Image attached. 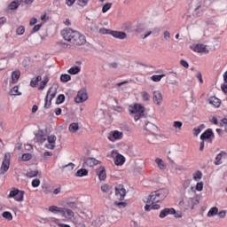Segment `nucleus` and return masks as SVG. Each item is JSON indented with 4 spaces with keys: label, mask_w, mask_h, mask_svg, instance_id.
Returning <instances> with one entry per match:
<instances>
[{
    "label": "nucleus",
    "mask_w": 227,
    "mask_h": 227,
    "mask_svg": "<svg viewBox=\"0 0 227 227\" xmlns=\"http://www.w3.org/2000/svg\"><path fill=\"white\" fill-rule=\"evenodd\" d=\"M61 35L64 40L70 42L74 45H84L86 43V36L77 31H74L72 28L62 30Z\"/></svg>",
    "instance_id": "1"
},
{
    "label": "nucleus",
    "mask_w": 227,
    "mask_h": 227,
    "mask_svg": "<svg viewBox=\"0 0 227 227\" xmlns=\"http://www.w3.org/2000/svg\"><path fill=\"white\" fill-rule=\"evenodd\" d=\"M168 194H169V190L167 188H160L157 191L152 192L147 197L145 203H159V201L166 200V198H168Z\"/></svg>",
    "instance_id": "2"
},
{
    "label": "nucleus",
    "mask_w": 227,
    "mask_h": 227,
    "mask_svg": "<svg viewBox=\"0 0 227 227\" xmlns=\"http://www.w3.org/2000/svg\"><path fill=\"white\" fill-rule=\"evenodd\" d=\"M129 111L131 114H135V121H138V120L145 116V106L143 105L135 104L134 106H129Z\"/></svg>",
    "instance_id": "3"
},
{
    "label": "nucleus",
    "mask_w": 227,
    "mask_h": 227,
    "mask_svg": "<svg viewBox=\"0 0 227 227\" xmlns=\"http://www.w3.org/2000/svg\"><path fill=\"white\" fill-rule=\"evenodd\" d=\"M56 95H58V88L51 87L44 98V109H49L52 106V99L56 98Z\"/></svg>",
    "instance_id": "4"
},
{
    "label": "nucleus",
    "mask_w": 227,
    "mask_h": 227,
    "mask_svg": "<svg viewBox=\"0 0 227 227\" xmlns=\"http://www.w3.org/2000/svg\"><path fill=\"white\" fill-rule=\"evenodd\" d=\"M12 159V154L10 153H6L4 154L1 168H0V175H4L10 169V160Z\"/></svg>",
    "instance_id": "5"
},
{
    "label": "nucleus",
    "mask_w": 227,
    "mask_h": 227,
    "mask_svg": "<svg viewBox=\"0 0 227 227\" xmlns=\"http://www.w3.org/2000/svg\"><path fill=\"white\" fill-rule=\"evenodd\" d=\"M215 138V135L214 134V130L212 129H206L201 135V141H207V143L212 144V141Z\"/></svg>",
    "instance_id": "6"
},
{
    "label": "nucleus",
    "mask_w": 227,
    "mask_h": 227,
    "mask_svg": "<svg viewBox=\"0 0 227 227\" xmlns=\"http://www.w3.org/2000/svg\"><path fill=\"white\" fill-rule=\"evenodd\" d=\"M115 196L120 201H123V200H125V196H127V190L123 184H118L115 186Z\"/></svg>",
    "instance_id": "7"
},
{
    "label": "nucleus",
    "mask_w": 227,
    "mask_h": 227,
    "mask_svg": "<svg viewBox=\"0 0 227 227\" xmlns=\"http://www.w3.org/2000/svg\"><path fill=\"white\" fill-rule=\"evenodd\" d=\"M145 130H147V132H150V134L153 135L154 137H157V136H159V127L150 121H147L145 123Z\"/></svg>",
    "instance_id": "8"
},
{
    "label": "nucleus",
    "mask_w": 227,
    "mask_h": 227,
    "mask_svg": "<svg viewBox=\"0 0 227 227\" xmlns=\"http://www.w3.org/2000/svg\"><path fill=\"white\" fill-rule=\"evenodd\" d=\"M88 99V92H86V90H82L78 91L77 96L74 98V102L76 104H82V102H86Z\"/></svg>",
    "instance_id": "9"
},
{
    "label": "nucleus",
    "mask_w": 227,
    "mask_h": 227,
    "mask_svg": "<svg viewBox=\"0 0 227 227\" xmlns=\"http://www.w3.org/2000/svg\"><path fill=\"white\" fill-rule=\"evenodd\" d=\"M82 160H83L82 168H85L86 166H89V168H93V166H98V164H100V161L95 158L84 157Z\"/></svg>",
    "instance_id": "10"
},
{
    "label": "nucleus",
    "mask_w": 227,
    "mask_h": 227,
    "mask_svg": "<svg viewBox=\"0 0 227 227\" xmlns=\"http://www.w3.org/2000/svg\"><path fill=\"white\" fill-rule=\"evenodd\" d=\"M173 214H175V207H165L160 212L159 217L164 219L168 215H173Z\"/></svg>",
    "instance_id": "11"
},
{
    "label": "nucleus",
    "mask_w": 227,
    "mask_h": 227,
    "mask_svg": "<svg viewBox=\"0 0 227 227\" xmlns=\"http://www.w3.org/2000/svg\"><path fill=\"white\" fill-rule=\"evenodd\" d=\"M203 0H192L190 3V8H192V10H194L195 15L198 16V10L201 8Z\"/></svg>",
    "instance_id": "12"
},
{
    "label": "nucleus",
    "mask_w": 227,
    "mask_h": 227,
    "mask_svg": "<svg viewBox=\"0 0 227 227\" xmlns=\"http://www.w3.org/2000/svg\"><path fill=\"white\" fill-rule=\"evenodd\" d=\"M22 3H24L23 0H14L7 6L6 11L12 12L13 10H18L19 6H20Z\"/></svg>",
    "instance_id": "13"
},
{
    "label": "nucleus",
    "mask_w": 227,
    "mask_h": 227,
    "mask_svg": "<svg viewBox=\"0 0 227 227\" xmlns=\"http://www.w3.org/2000/svg\"><path fill=\"white\" fill-rule=\"evenodd\" d=\"M121 137H123V133L118 130L112 131L108 136L109 141H116Z\"/></svg>",
    "instance_id": "14"
},
{
    "label": "nucleus",
    "mask_w": 227,
    "mask_h": 227,
    "mask_svg": "<svg viewBox=\"0 0 227 227\" xmlns=\"http://www.w3.org/2000/svg\"><path fill=\"white\" fill-rule=\"evenodd\" d=\"M223 159H227V153L222 151L220 153L216 155L214 164L215 166H221V164H223Z\"/></svg>",
    "instance_id": "15"
},
{
    "label": "nucleus",
    "mask_w": 227,
    "mask_h": 227,
    "mask_svg": "<svg viewBox=\"0 0 227 227\" xmlns=\"http://www.w3.org/2000/svg\"><path fill=\"white\" fill-rule=\"evenodd\" d=\"M110 34L111 36H114V38H117L118 40H125V38H127V33L123 31L112 30Z\"/></svg>",
    "instance_id": "16"
},
{
    "label": "nucleus",
    "mask_w": 227,
    "mask_h": 227,
    "mask_svg": "<svg viewBox=\"0 0 227 227\" xmlns=\"http://www.w3.org/2000/svg\"><path fill=\"white\" fill-rule=\"evenodd\" d=\"M153 100L154 104H157V106H160V103L162 102V93H160V91L159 90L153 91Z\"/></svg>",
    "instance_id": "17"
},
{
    "label": "nucleus",
    "mask_w": 227,
    "mask_h": 227,
    "mask_svg": "<svg viewBox=\"0 0 227 227\" xmlns=\"http://www.w3.org/2000/svg\"><path fill=\"white\" fill-rule=\"evenodd\" d=\"M35 140H36V143H44V141H47V137L43 133V130H39L35 134Z\"/></svg>",
    "instance_id": "18"
},
{
    "label": "nucleus",
    "mask_w": 227,
    "mask_h": 227,
    "mask_svg": "<svg viewBox=\"0 0 227 227\" xmlns=\"http://www.w3.org/2000/svg\"><path fill=\"white\" fill-rule=\"evenodd\" d=\"M60 214L62 215V217H65L66 219H72L74 215V211L65 207H63V212H60Z\"/></svg>",
    "instance_id": "19"
},
{
    "label": "nucleus",
    "mask_w": 227,
    "mask_h": 227,
    "mask_svg": "<svg viewBox=\"0 0 227 227\" xmlns=\"http://www.w3.org/2000/svg\"><path fill=\"white\" fill-rule=\"evenodd\" d=\"M192 51H194V52H207V45L203 43H198L193 45Z\"/></svg>",
    "instance_id": "20"
},
{
    "label": "nucleus",
    "mask_w": 227,
    "mask_h": 227,
    "mask_svg": "<svg viewBox=\"0 0 227 227\" xmlns=\"http://www.w3.org/2000/svg\"><path fill=\"white\" fill-rule=\"evenodd\" d=\"M97 175L99 180H106V178H107V175L106 174V168L100 167L98 169H97Z\"/></svg>",
    "instance_id": "21"
},
{
    "label": "nucleus",
    "mask_w": 227,
    "mask_h": 227,
    "mask_svg": "<svg viewBox=\"0 0 227 227\" xmlns=\"http://www.w3.org/2000/svg\"><path fill=\"white\" fill-rule=\"evenodd\" d=\"M208 104L214 106V107H220L221 106V99L217 98L216 97H211L207 100Z\"/></svg>",
    "instance_id": "22"
},
{
    "label": "nucleus",
    "mask_w": 227,
    "mask_h": 227,
    "mask_svg": "<svg viewBox=\"0 0 227 227\" xmlns=\"http://www.w3.org/2000/svg\"><path fill=\"white\" fill-rule=\"evenodd\" d=\"M114 164L115 166H123L125 164V156L121 154H117Z\"/></svg>",
    "instance_id": "23"
},
{
    "label": "nucleus",
    "mask_w": 227,
    "mask_h": 227,
    "mask_svg": "<svg viewBox=\"0 0 227 227\" xmlns=\"http://www.w3.org/2000/svg\"><path fill=\"white\" fill-rule=\"evenodd\" d=\"M56 139L57 137H55V135H51L47 137V141L51 145V150H54V148H56V145H54V144L56 143Z\"/></svg>",
    "instance_id": "24"
},
{
    "label": "nucleus",
    "mask_w": 227,
    "mask_h": 227,
    "mask_svg": "<svg viewBox=\"0 0 227 227\" xmlns=\"http://www.w3.org/2000/svg\"><path fill=\"white\" fill-rule=\"evenodd\" d=\"M69 132L72 134H75L77 130H79V123L78 122H72L68 127Z\"/></svg>",
    "instance_id": "25"
},
{
    "label": "nucleus",
    "mask_w": 227,
    "mask_h": 227,
    "mask_svg": "<svg viewBox=\"0 0 227 227\" xmlns=\"http://www.w3.org/2000/svg\"><path fill=\"white\" fill-rule=\"evenodd\" d=\"M20 78V71H13L12 73V80L13 84H17V82H19Z\"/></svg>",
    "instance_id": "26"
},
{
    "label": "nucleus",
    "mask_w": 227,
    "mask_h": 227,
    "mask_svg": "<svg viewBox=\"0 0 227 227\" xmlns=\"http://www.w3.org/2000/svg\"><path fill=\"white\" fill-rule=\"evenodd\" d=\"M88 169L86 168H80L76 171V173L74 174L75 176H78V177H82V176H88Z\"/></svg>",
    "instance_id": "27"
},
{
    "label": "nucleus",
    "mask_w": 227,
    "mask_h": 227,
    "mask_svg": "<svg viewBox=\"0 0 227 227\" xmlns=\"http://www.w3.org/2000/svg\"><path fill=\"white\" fill-rule=\"evenodd\" d=\"M219 212V208L217 207H213L207 212V217H214V215H217Z\"/></svg>",
    "instance_id": "28"
},
{
    "label": "nucleus",
    "mask_w": 227,
    "mask_h": 227,
    "mask_svg": "<svg viewBox=\"0 0 227 227\" xmlns=\"http://www.w3.org/2000/svg\"><path fill=\"white\" fill-rule=\"evenodd\" d=\"M49 212H52L53 214H61V212H63V207H59L57 206H51L49 207Z\"/></svg>",
    "instance_id": "29"
},
{
    "label": "nucleus",
    "mask_w": 227,
    "mask_h": 227,
    "mask_svg": "<svg viewBox=\"0 0 227 227\" xmlns=\"http://www.w3.org/2000/svg\"><path fill=\"white\" fill-rule=\"evenodd\" d=\"M68 74H70V75H77V74H79V72H81V67L75 66L71 67L70 69H68Z\"/></svg>",
    "instance_id": "30"
},
{
    "label": "nucleus",
    "mask_w": 227,
    "mask_h": 227,
    "mask_svg": "<svg viewBox=\"0 0 227 227\" xmlns=\"http://www.w3.org/2000/svg\"><path fill=\"white\" fill-rule=\"evenodd\" d=\"M47 84H49V77L44 76L43 80L41 82V85L39 87L40 91H43V90H45V86H47Z\"/></svg>",
    "instance_id": "31"
},
{
    "label": "nucleus",
    "mask_w": 227,
    "mask_h": 227,
    "mask_svg": "<svg viewBox=\"0 0 227 227\" xmlns=\"http://www.w3.org/2000/svg\"><path fill=\"white\" fill-rule=\"evenodd\" d=\"M40 81H42L41 75L36 76L35 79H32L30 82L31 88H36V84H38V82H40Z\"/></svg>",
    "instance_id": "32"
},
{
    "label": "nucleus",
    "mask_w": 227,
    "mask_h": 227,
    "mask_svg": "<svg viewBox=\"0 0 227 227\" xmlns=\"http://www.w3.org/2000/svg\"><path fill=\"white\" fill-rule=\"evenodd\" d=\"M169 164H170V171L172 173H176V171H178V165H176V163H175V161L171 159H169Z\"/></svg>",
    "instance_id": "33"
},
{
    "label": "nucleus",
    "mask_w": 227,
    "mask_h": 227,
    "mask_svg": "<svg viewBox=\"0 0 227 227\" xmlns=\"http://www.w3.org/2000/svg\"><path fill=\"white\" fill-rule=\"evenodd\" d=\"M187 203H192V210H193V208H194V207H196V205H200V200L194 199V198H190L187 200Z\"/></svg>",
    "instance_id": "34"
},
{
    "label": "nucleus",
    "mask_w": 227,
    "mask_h": 227,
    "mask_svg": "<svg viewBox=\"0 0 227 227\" xmlns=\"http://www.w3.org/2000/svg\"><path fill=\"white\" fill-rule=\"evenodd\" d=\"M162 77H166V74H154L151 76V79L153 81V82H160Z\"/></svg>",
    "instance_id": "35"
},
{
    "label": "nucleus",
    "mask_w": 227,
    "mask_h": 227,
    "mask_svg": "<svg viewBox=\"0 0 227 227\" xmlns=\"http://www.w3.org/2000/svg\"><path fill=\"white\" fill-rule=\"evenodd\" d=\"M156 164H158V167L160 168V169H166V164H164V160H162V159L160 158H157L155 160Z\"/></svg>",
    "instance_id": "36"
},
{
    "label": "nucleus",
    "mask_w": 227,
    "mask_h": 227,
    "mask_svg": "<svg viewBox=\"0 0 227 227\" xmlns=\"http://www.w3.org/2000/svg\"><path fill=\"white\" fill-rule=\"evenodd\" d=\"M42 189L44 194H51V192H52V188H51V186H49L47 184H43Z\"/></svg>",
    "instance_id": "37"
},
{
    "label": "nucleus",
    "mask_w": 227,
    "mask_h": 227,
    "mask_svg": "<svg viewBox=\"0 0 227 227\" xmlns=\"http://www.w3.org/2000/svg\"><path fill=\"white\" fill-rule=\"evenodd\" d=\"M201 178H203V173H201L200 170H197L193 174V180H195V182H198V180H201Z\"/></svg>",
    "instance_id": "38"
},
{
    "label": "nucleus",
    "mask_w": 227,
    "mask_h": 227,
    "mask_svg": "<svg viewBox=\"0 0 227 227\" xmlns=\"http://www.w3.org/2000/svg\"><path fill=\"white\" fill-rule=\"evenodd\" d=\"M24 194H25V192L20 190L19 194L16 197H14L15 201H19V202L24 201Z\"/></svg>",
    "instance_id": "39"
},
{
    "label": "nucleus",
    "mask_w": 227,
    "mask_h": 227,
    "mask_svg": "<svg viewBox=\"0 0 227 227\" xmlns=\"http://www.w3.org/2000/svg\"><path fill=\"white\" fill-rule=\"evenodd\" d=\"M71 80H72V76H70V74H64L60 75L61 82H68V81H71Z\"/></svg>",
    "instance_id": "40"
},
{
    "label": "nucleus",
    "mask_w": 227,
    "mask_h": 227,
    "mask_svg": "<svg viewBox=\"0 0 227 227\" xmlns=\"http://www.w3.org/2000/svg\"><path fill=\"white\" fill-rule=\"evenodd\" d=\"M2 217L4 219H7V221H12L13 219V215L10 213V211H5L2 214Z\"/></svg>",
    "instance_id": "41"
},
{
    "label": "nucleus",
    "mask_w": 227,
    "mask_h": 227,
    "mask_svg": "<svg viewBox=\"0 0 227 227\" xmlns=\"http://www.w3.org/2000/svg\"><path fill=\"white\" fill-rule=\"evenodd\" d=\"M68 169V171H72V169H74L75 168V164L70 162L67 165H63L62 167H59L60 169Z\"/></svg>",
    "instance_id": "42"
},
{
    "label": "nucleus",
    "mask_w": 227,
    "mask_h": 227,
    "mask_svg": "<svg viewBox=\"0 0 227 227\" xmlns=\"http://www.w3.org/2000/svg\"><path fill=\"white\" fill-rule=\"evenodd\" d=\"M19 192H20V190L14 188L13 190H12L10 192V194L8 195V198H14L19 194Z\"/></svg>",
    "instance_id": "43"
},
{
    "label": "nucleus",
    "mask_w": 227,
    "mask_h": 227,
    "mask_svg": "<svg viewBox=\"0 0 227 227\" xmlns=\"http://www.w3.org/2000/svg\"><path fill=\"white\" fill-rule=\"evenodd\" d=\"M65 102V94H60L58 96L55 104L59 106V104H63Z\"/></svg>",
    "instance_id": "44"
},
{
    "label": "nucleus",
    "mask_w": 227,
    "mask_h": 227,
    "mask_svg": "<svg viewBox=\"0 0 227 227\" xmlns=\"http://www.w3.org/2000/svg\"><path fill=\"white\" fill-rule=\"evenodd\" d=\"M33 159V155L31 153H23L21 157V160L24 162H27V160H31Z\"/></svg>",
    "instance_id": "45"
},
{
    "label": "nucleus",
    "mask_w": 227,
    "mask_h": 227,
    "mask_svg": "<svg viewBox=\"0 0 227 227\" xmlns=\"http://www.w3.org/2000/svg\"><path fill=\"white\" fill-rule=\"evenodd\" d=\"M112 6H113V4L111 3L105 4L102 7V13H106V12H109Z\"/></svg>",
    "instance_id": "46"
},
{
    "label": "nucleus",
    "mask_w": 227,
    "mask_h": 227,
    "mask_svg": "<svg viewBox=\"0 0 227 227\" xmlns=\"http://www.w3.org/2000/svg\"><path fill=\"white\" fill-rule=\"evenodd\" d=\"M135 31L137 33H144V31H146V27L144 24H139V25H137Z\"/></svg>",
    "instance_id": "47"
},
{
    "label": "nucleus",
    "mask_w": 227,
    "mask_h": 227,
    "mask_svg": "<svg viewBox=\"0 0 227 227\" xmlns=\"http://www.w3.org/2000/svg\"><path fill=\"white\" fill-rule=\"evenodd\" d=\"M24 33H26V27L24 26H20L16 29V35H18L19 36L22 35Z\"/></svg>",
    "instance_id": "48"
},
{
    "label": "nucleus",
    "mask_w": 227,
    "mask_h": 227,
    "mask_svg": "<svg viewBox=\"0 0 227 227\" xmlns=\"http://www.w3.org/2000/svg\"><path fill=\"white\" fill-rule=\"evenodd\" d=\"M11 93H12V95H14V96H20L22 95V92L19 91V86L16 85L14 86L12 90H11Z\"/></svg>",
    "instance_id": "49"
},
{
    "label": "nucleus",
    "mask_w": 227,
    "mask_h": 227,
    "mask_svg": "<svg viewBox=\"0 0 227 227\" xmlns=\"http://www.w3.org/2000/svg\"><path fill=\"white\" fill-rule=\"evenodd\" d=\"M141 97L144 102H148L150 100V94L146 91L141 92Z\"/></svg>",
    "instance_id": "50"
},
{
    "label": "nucleus",
    "mask_w": 227,
    "mask_h": 227,
    "mask_svg": "<svg viewBox=\"0 0 227 227\" xmlns=\"http://www.w3.org/2000/svg\"><path fill=\"white\" fill-rule=\"evenodd\" d=\"M42 26H43L42 23H41V24H38V25H35V26L33 27V29H32V31H31V33L29 34L28 36L32 35L34 33H38V30L42 28Z\"/></svg>",
    "instance_id": "51"
},
{
    "label": "nucleus",
    "mask_w": 227,
    "mask_h": 227,
    "mask_svg": "<svg viewBox=\"0 0 227 227\" xmlns=\"http://www.w3.org/2000/svg\"><path fill=\"white\" fill-rule=\"evenodd\" d=\"M183 125H184V122H182L180 121H174L173 127L175 129H178L180 130L182 129Z\"/></svg>",
    "instance_id": "52"
},
{
    "label": "nucleus",
    "mask_w": 227,
    "mask_h": 227,
    "mask_svg": "<svg viewBox=\"0 0 227 227\" xmlns=\"http://www.w3.org/2000/svg\"><path fill=\"white\" fill-rule=\"evenodd\" d=\"M111 32H113V30L107 29V28H104V27L99 29V33L101 35H111Z\"/></svg>",
    "instance_id": "53"
},
{
    "label": "nucleus",
    "mask_w": 227,
    "mask_h": 227,
    "mask_svg": "<svg viewBox=\"0 0 227 227\" xmlns=\"http://www.w3.org/2000/svg\"><path fill=\"white\" fill-rule=\"evenodd\" d=\"M27 176L29 178H35V176H38V170H32L27 173Z\"/></svg>",
    "instance_id": "54"
},
{
    "label": "nucleus",
    "mask_w": 227,
    "mask_h": 227,
    "mask_svg": "<svg viewBox=\"0 0 227 227\" xmlns=\"http://www.w3.org/2000/svg\"><path fill=\"white\" fill-rule=\"evenodd\" d=\"M114 205H116V207H120V208H125V207H127V203L126 202H118V201H115L114 202Z\"/></svg>",
    "instance_id": "55"
},
{
    "label": "nucleus",
    "mask_w": 227,
    "mask_h": 227,
    "mask_svg": "<svg viewBox=\"0 0 227 227\" xmlns=\"http://www.w3.org/2000/svg\"><path fill=\"white\" fill-rule=\"evenodd\" d=\"M40 179H33L32 181V187L36 188V187H40Z\"/></svg>",
    "instance_id": "56"
},
{
    "label": "nucleus",
    "mask_w": 227,
    "mask_h": 227,
    "mask_svg": "<svg viewBox=\"0 0 227 227\" xmlns=\"http://www.w3.org/2000/svg\"><path fill=\"white\" fill-rule=\"evenodd\" d=\"M110 187H109V184H104V185H102L101 186V191H102V192H109V191H110Z\"/></svg>",
    "instance_id": "57"
},
{
    "label": "nucleus",
    "mask_w": 227,
    "mask_h": 227,
    "mask_svg": "<svg viewBox=\"0 0 227 227\" xmlns=\"http://www.w3.org/2000/svg\"><path fill=\"white\" fill-rule=\"evenodd\" d=\"M203 185H204L203 182L197 183L196 191H199V192L203 191Z\"/></svg>",
    "instance_id": "58"
},
{
    "label": "nucleus",
    "mask_w": 227,
    "mask_h": 227,
    "mask_svg": "<svg viewBox=\"0 0 227 227\" xmlns=\"http://www.w3.org/2000/svg\"><path fill=\"white\" fill-rule=\"evenodd\" d=\"M180 65H182V67H184V68H189V62H187V60L185 59H182L180 61Z\"/></svg>",
    "instance_id": "59"
},
{
    "label": "nucleus",
    "mask_w": 227,
    "mask_h": 227,
    "mask_svg": "<svg viewBox=\"0 0 227 227\" xmlns=\"http://www.w3.org/2000/svg\"><path fill=\"white\" fill-rule=\"evenodd\" d=\"M67 207H69V208L75 209V208H77V203H75V202H67Z\"/></svg>",
    "instance_id": "60"
},
{
    "label": "nucleus",
    "mask_w": 227,
    "mask_h": 227,
    "mask_svg": "<svg viewBox=\"0 0 227 227\" xmlns=\"http://www.w3.org/2000/svg\"><path fill=\"white\" fill-rule=\"evenodd\" d=\"M79 6H86L88 4V0H78Z\"/></svg>",
    "instance_id": "61"
},
{
    "label": "nucleus",
    "mask_w": 227,
    "mask_h": 227,
    "mask_svg": "<svg viewBox=\"0 0 227 227\" xmlns=\"http://www.w3.org/2000/svg\"><path fill=\"white\" fill-rule=\"evenodd\" d=\"M200 132H201V129H200V128H194L193 129V136L198 137Z\"/></svg>",
    "instance_id": "62"
},
{
    "label": "nucleus",
    "mask_w": 227,
    "mask_h": 227,
    "mask_svg": "<svg viewBox=\"0 0 227 227\" xmlns=\"http://www.w3.org/2000/svg\"><path fill=\"white\" fill-rule=\"evenodd\" d=\"M227 82H225V84H222L221 85V89H222V91H223L225 93V95H227Z\"/></svg>",
    "instance_id": "63"
},
{
    "label": "nucleus",
    "mask_w": 227,
    "mask_h": 227,
    "mask_svg": "<svg viewBox=\"0 0 227 227\" xmlns=\"http://www.w3.org/2000/svg\"><path fill=\"white\" fill-rule=\"evenodd\" d=\"M76 227H86V223H84V221H80L76 223Z\"/></svg>",
    "instance_id": "64"
}]
</instances>
